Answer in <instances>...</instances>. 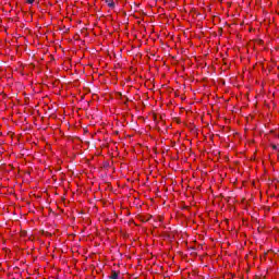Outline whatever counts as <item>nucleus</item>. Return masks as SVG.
Instances as JSON below:
<instances>
[{
    "label": "nucleus",
    "instance_id": "nucleus-3",
    "mask_svg": "<svg viewBox=\"0 0 279 279\" xmlns=\"http://www.w3.org/2000/svg\"><path fill=\"white\" fill-rule=\"evenodd\" d=\"M272 149H279V145H272Z\"/></svg>",
    "mask_w": 279,
    "mask_h": 279
},
{
    "label": "nucleus",
    "instance_id": "nucleus-8",
    "mask_svg": "<svg viewBox=\"0 0 279 279\" xmlns=\"http://www.w3.org/2000/svg\"><path fill=\"white\" fill-rule=\"evenodd\" d=\"M21 75H25L23 72H21Z\"/></svg>",
    "mask_w": 279,
    "mask_h": 279
},
{
    "label": "nucleus",
    "instance_id": "nucleus-2",
    "mask_svg": "<svg viewBox=\"0 0 279 279\" xmlns=\"http://www.w3.org/2000/svg\"><path fill=\"white\" fill-rule=\"evenodd\" d=\"M108 7H109V8H114V1L109 2V3H108Z\"/></svg>",
    "mask_w": 279,
    "mask_h": 279
},
{
    "label": "nucleus",
    "instance_id": "nucleus-5",
    "mask_svg": "<svg viewBox=\"0 0 279 279\" xmlns=\"http://www.w3.org/2000/svg\"><path fill=\"white\" fill-rule=\"evenodd\" d=\"M96 75L101 76L102 74L99 72H94Z\"/></svg>",
    "mask_w": 279,
    "mask_h": 279
},
{
    "label": "nucleus",
    "instance_id": "nucleus-7",
    "mask_svg": "<svg viewBox=\"0 0 279 279\" xmlns=\"http://www.w3.org/2000/svg\"><path fill=\"white\" fill-rule=\"evenodd\" d=\"M223 71H228V68H225Z\"/></svg>",
    "mask_w": 279,
    "mask_h": 279
},
{
    "label": "nucleus",
    "instance_id": "nucleus-1",
    "mask_svg": "<svg viewBox=\"0 0 279 279\" xmlns=\"http://www.w3.org/2000/svg\"><path fill=\"white\" fill-rule=\"evenodd\" d=\"M110 279H119V272L112 270V271H111Z\"/></svg>",
    "mask_w": 279,
    "mask_h": 279
},
{
    "label": "nucleus",
    "instance_id": "nucleus-4",
    "mask_svg": "<svg viewBox=\"0 0 279 279\" xmlns=\"http://www.w3.org/2000/svg\"><path fill=\"white\" fill-rule=\"evenodd\" d=\"M35 0H26L27 3L32 4Z\"/></svg>",
    "mask_w": 279,
    "mask_h": 279
},
{
    "label": "nucleus",
    "instance_id": "nucleus-6",
    "mask_svg": "<svg viewBox=\"0 0 279 279\" xmlns=\"http://www.w3.org/2000/svg\"><path fill=\"white\" fill-rule=\"evenodd\" d=\"M111 1L110 0H106V3H110Z\"/></svg>",
    "mask_w": 279,
    "mask_h": 279
}]
</instances>
